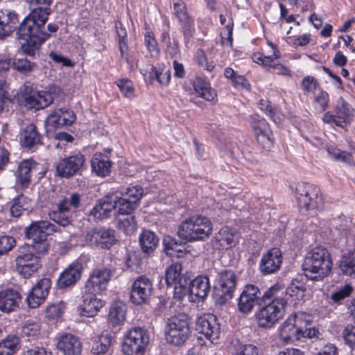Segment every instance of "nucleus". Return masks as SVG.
Masks as SVG:
<instances>
[{
	"mask_svg": "<svg viewBox=\"0 0 355 355\" xmlns=\"http://www.w3.org/2000/svg\"><path fill=\"white\" fill-rule=\"evenodd\" d=\"M53 0H28L31 12L19 23L18 15L9 10H0V40H4L16 30L23 53L34 56L49 34L44 31L49 16L51 13L50 6Z\"/></svg>",
	"mask_w": 355,
	"mask_h": 355,
	"instance_id": "f257e3e1",
	"label": "nucleus"
},
{
	"mask_svg": "<svg viewBox=\"0 0 355 355\" xmlns=\"http://www.w3.org/2000/svg\"><path fill=\"white\" fill-rule=\"evenodd\" d=\"M284 291L278 287H270L263 293L266 304L256 313L255 317L259 327L270 329L281 320L285 314L286 301L283 298Z\"/></svg>",
	"mask_w": 355,
	"mask_h": 355,
	"instance_id": "f03ea898",
	"label": "nucleus"
},
{
	"mask_svg": "<svg viewBox=\"0 0 355 355\" xmlns=\"http://www.w3.org/2000/svg\"><path fill=\"white\" fill-rule=\"evenodd\" d=\"M332 266V259L327 249L318 246L306 253L302 268L307 279L318 282L329 275Z\"/></svg>",
	"mask_w": 355,
	"mask_h": 355,
	"instance_id": "7ed1b4c3",
	"label": "nucleus"
},
{
	"mask_svg": "<svg viewBox=\"0 0 355 355\" xmlns=\"http://www.w3.org/2000/svg\"><path fill=\"white\" fill-rule=\"evenodd\" d=\"M212 232L210 220L202 215L193 216L184 220L178 230V237L184 243L204 241Z\"/></svg>",
	"mask_w": 355,
	"mask_h": 355,
	"instance_id": "20e7f679",
	"label": "nucleus"
},
{
	"mask_svg": "<svg viewBox=\"0 0 355 355\" xmlns=\"http://www.w3.org/2000/svg\"><path fill=\"white\" fill-rule=\"evenodd\" d=\"M189 319L185 314H179L168 318L164 328L166 342L176 347L186 344L191 336Z\"/></svg>",
	"mask_w": 355,
	"mask_h": 355,
	"instance_id": "39448f33",
	"label": "nucleus"
},
{
	"mask_svg": "<svg viewBox=\"0 0 355 355\" xmlns=\"http://www.w3.org/2000/svg\"><path fill=\"white\" fill-rule=\"evenodd\" d=\"M238 277L236 273L230 269L218 272L214 289V297L216 303L223 305L233 297Z\"/></svg>",
	"mask_w": 355,
	"mask_h": 355,
	"instance_id": "423d86ee",
	"label": "nucleus"
},
{
	"mask_svg": "<svg viewBox=\"0 0 355 355\" xmlns=\"http://www.w3.org/2000/svg\"><path fill=\"white\" fill-rule=\"evenodd\" d=\"M295 197L301 212L306 214L311 209H319L322 207V198L318 187L308 184H298L296 187Z\"/></svg>",
	"mask_w": 355,
	"mask_h": 355,
	"instance_id": "0eeeda50",
	"label": "nucleus"
},
{
	"mask_svg": "<svg viewBox=\"0 0 355 355\" xmlns=\"http://www.w3.org/2000/svg\"><path fill=\"white\" fill-rule=\"evenodd\" d=\"M148 344L147 330L141 327H132L124 336L122 352L125 355H144Z\"/></svg>",
	"mask_w": 355,
	"mask_h": 355,
	"instance_id": "6e6552de",
	"label": "nucleus"
},
{
	"mask_svg": "<svg viewBox=\"0 0 355 355\" xmlns=\"http://www.w3.org/2000/svg\"><path fill=\"white\" fill-rule=\"evenodd\" d=\"M354 109L342 96L336 101L334 113L326 112L322 120L326 123H334L336 126L345 128L351 124L354 117Z\"/></svg>",
	"mask_w": 355,
	"mask_h": 355,
	"instance_id": "1a4fd4ad",
	"label": "nucleus"
},
{
	"mask_svg": "<svg viewBox=\"0 0 355 355\" xmlns=\"http://www.w3.org/2000/svg\"><path fill=\"white\" fill-rule=\"evenodd\" d=\"M304 313H297L289 316L279 328V337L284 343L294 342L302 338V329L304 327Z\"/></svg>",
	"mask_w": 355,
	"mask_h": 355,
	"instance_id": "9d476101",
	"label": "nucleus"
},
{
	"mask_svg": "<svg viewBox=\"0 0 355 355\" xmlns=\"http://www.w3.org/2000/svg\"><path fill=\"white\" fill-rule=\"evenodd\" d=\"M86 158L81 153L72 154L61 159L56 164L58 176L69 179L80 174L85 168Z\"/></svg>",
	"mask_w": 355,
	"mask_h": 355,
	"instance_id": "9b49d317",
	"label": "nucleus"
},
{
	"mask_svg": "<svg viewBox=\"0 0 355 355\" xmlns=\"http://www.w3.org/2000/svg\"><path fill=\"white\" fill-rule=\"evenodd\" d=\"M173 5V14L181 26L184 42L188 43L196 32L194 19L182 0H175Z\"/></svg>",
	"mask_w": 355,
	"mask_h": 355,
	"instance_id": "f8f14e48",
	"label": "nucleus"
},
{
	"mask_svg": "<svg viewBox=\"0 0 355 355\" xmlns=\"http://www.w3.org/2000/svg\"><path fill=\"white\" fill-rule=\"evenodd\" d=\"M85 241L92 246L101 249H110L116 242V232L111 228L94 227L88 231Z\"/></svg>",
	"mask_w": 355,
	"mask_h": 355,
	"instance_id": "ddd939ff",
	"label": "nucleus"
},
{
	"mask_svg": "<svg viewBox=\"0 0 355 355\" xmlns=\"http://www.w3.org/2000/svg\"><path fill=\"white\" fill-rule=\"evenodd\" d=\"M153 291L151 279L146 275L135 279L131 286L130 300L135 305H143L149 302Z\"/></svg>",
	"mask_w": 355,
	"mask_h": 355,
	"instance_id": "4468645a",
	"label": "nucleus"
},
{
	"mask_svg": "<svg viewBox=\"0 0 355 355\" xmlns=\"http://www.w3.org/2000/svg\"><path fill=\"white\" fill-rule=\"evenodd\" d=\"M16 270L25 279L30 278L42 267L38 255L32 252L20 251L15 259Z\"/></svg>",
	"mask_w": 355,
	"mask_h": 355,
	"instance_id": "2eb2a0df",
	"label": "nucleus"
},
{
	"mask_svg": "<svg viewBox=\"0 0 355 355\" xmlns=\"http://www.w3.org/2000/svg\"><path fill=\"white\" fill-rule=\"evenodd\" d=\"M112 273V270L106 267L94 269L85 282V293L100 294L105 291Z\"/></svg>",
	"mask_w": 355,
	"mask_h": 355,
	"instance_id": "dca6fc26",
	"label": "nucleus"
},
{
	"mask_svg": "<svg viewBox=\"0 0 355 355\" xmlns=\"http://www.w3.org/2000/svg\"><path fill=\"white\" fill-rule=\"evenodd\" d=\"M263 302H265V297L260 289L253 284H248L240 295L238 309L246 314L251 312L255 305H260Z\"/></svg>",
	"mask_w": 355,
	"mask_h": 355,
	"instance_id": "f3484780",
	"label": "nucleus"
},
{
	"mask_svg": "<svg viewBox=\"0 0 355 355\" xmlns=\"http://www.w3.org/2000/svg\"><path fill=\"white\" fill-rule=\"evenodd\" d=\"M196 330L211 343L218 339L220 333V324L216 317L211 313L199 316L196 322Z\"/></svg>",
	"mask_w": 355,
	"mask_h": 355,
	"instance_id": "a211bd4d",
	"label": "nucleus"
},
{
	"mask_svg": "<svg viewBox=\"0 0 355 355\" xmlns=\"http://www.w3.org/2000/svg\"><path fill=\"white\" fill-rule=\"evenodd\" d=\"M252 126L257 142L264 149H270L274 142L272 132L266 121L258 115L252 116Z\"/></svg>",
	"mask_w": 355,
	"mask_h": 355,
	"instance_id": "6ab92c4d",
	"label": "nucleus"
},
{
	"mask_svg": "<svg viewBox=\"0 0 355 355\" xmlns=\"http://www.w3.org/2000/svg\"><path fill=\"white\" fill-rule=\"evenodd\" d=\"M51 287L50 278L44 277L39 280L26 298L28 306L34 309L42 304L48 296Z\"/></svg>",
	"mask_w": 355,
	"mask_h": 355,
	"instance_id": "aec40b11",
	"label": "nucleus"
},
{
	"mask_svg": "<svg viewBox=\"0 0 355 355\" xmlns=\"http://www.w3.org/2000/svg\"><path fill=\"white\" fill-rule=\"evenodd\" d=\"M56 231L55 225L49 221L38 220L32 222L26 227L24 233L26 237L29 240L42 241Z\"/></svg>",
	"mask_w": 355,
	"mask_h": 355,
	"instance_id": "412c9836",
	"label": "nucleus"
},
{
	"mask_svg": "<svg viewBox=\"0 0 355 355\" xmlns=\"http://www.w3.org/2000/svg\"><path fill=\"white\" fill-rule=\"evenodd\" d=\"M117 207L116 197L105 196L100 199L89 214L90 220H103L111 216V213Z\"/></svg>",
	"mask_w": 355,
	"mask_h": 355,
	"instance_id": "4be33fe9",
	"label": "nucleus"
},
{
	"mask_svg": "<svg viewBox=\"0 0 355 355\" xmlns=\"http://www.w3.org/2000/svg\"><path fill=\"white\" fill-rule=\"evenodd\" d=\"M189 297L193 302L203 301L211 291L209 279L207 276H198L193 280L188 279Z\"/></svg>",
	"mask_w": 355,
	"mask_h": 355,
	"instance_id": "5701e85b",
	"label": "nucleus"
},
{
	"mask_svg": "<svg viewBox=\"0 0 355 355\" xmlns=\"http://www.w3.org/2000/svg\"><path fill=\"white\" fill-rule=\"evenodd\" d=\"M282 263V255L279 248H273L262 256L259 268L263 275L277 272Z\"/></svg>",
	"mask_w": 355,
	"mask_h": 355,
	"instance_id": "b1692460",
	"label": "nucleus"
},
{
	"mask_svg": "<svg viewBox=\"0 0 355 355\" xmlns=\"http://www.w3.org/2000/svg\"><path fill=\"white\" fill-rule=\"evenodd\" d=\"M19 142L21 146L33 150L42 144V135L35 124L28 123L20 131Z\"/></svg>",
	"mask_w": 355,
	"mask_h": 355,
	"instance_id": "393cba45",
	"label": "nucleus"
},
{
	"mask_svg": "<svg viewBox=\"0 0 355 355\" xmlns=\"http://www.w3.org/2000/svg\"><path fill=\"white\" fill-rule=\"evenodd\" d=\"M83 266L80 262H73L62 272L57 280L59 288H66L74 285L81 277Z\"/></svg>",
	"mask_w": 355,
	"mask_h": 355,
	"instance_id": "a878e982",
	"label": "nucleus"
},
{
	"mask_svg": "<svg viewBox=\"0 0 355 355\" xmlns=\"http://www.w3.org/2000/svg\"><path fill=\"white\" fill-rule=\"evenodd\" d=\"M57 347L64 355H80L82 345L75 335L66 333L58 338Z\"/></svg>",
	"mask_w": 355,
	"mask_h": 355,
	"instance_id": "bb28decb",
	"label": "nucleus"
},
{
	"mask_svg": "<svg viewBox=\"0 0 355 355\" xmlns=\"http://www.w3.org/2000/svg\"><path fill=\"white\" fill-rule=\"evenodd\" d=\"M21 293L13 288H7L0 292V311L10 313L16 311L21 302Z\"/></svg>",
	"mask_w": 355,
	"mask_h": 355,
	"instance_id": "cd10ccee",
	"label": "nucleus"
},
{
	"mask_svg": "<svg viewBox=\"0 0 355 355\" xmlns=\"http://www.w3.org/2000/svg\"><path fill=\"white\" fill-rule=\"evenodd\" d=\"M76 120L74 112L66 107L55 110L47 118V123L53 128H58L71 125Z\"/></svg>",
	"mask_w": 355,
	"mask_h": 355,
	"instance_id": "c85d7f7f",
	"label": "nucleus"
},
{
	"mask_svg": "<svg viewBox=\"0 0 355 355\" xmlns=\"http://www.w3.org/2000/svg\"><path fill=\"white\" fill-rule=\"evenodd\" d=\"M97 293H85L83 295V303L80 305V313L86 317L96 315L99 310L104 306L105 302L96 297Z\"/></svg>",
	"mask_w": 355,
	"mask_h": 355,
	"instance_id": "c756f323",
	"label": "nucleus"
},
{
	"mask_svg": "<svg viewBox=\"0 0 355 355\" xmlns=\"http://www.w3.org/2000/svg\"><path fill=\"white\" fill-rule=\"evenodd\" d=\"M35 162L32 159H24L21 162L16 173L17 183L22 189L28 188L31 182V171Z\"/></svg>",
	"mask_w": 355,
	"mask_h": 355,
	"instance_id": "7c9ffc66",
	"label": "nucleus"
},
{
	"mask_svg": "<svg viewBox=\"0 0 355 355\" xmlns=\"http://www.w3.org/2000/svg\"><path fill=\"white\" fill-rule=\"evenodd\" d=\"M26 105L36 110L44 109L52 103L53 98L49 92L40 91L33 95L25 97Z\"/></svg>",
	"mask_w": 355,
	"mask_h": 355,
	"instance_id": "2f4dec72",
	"label": "nucleus"
},
{
	"mask_svg": "<svg viewBox=\"0 0 355 355\" xmlns=\"http://www.w3.org/2000/svg\"><path fill=\"white\" fill-rule=\"evenodd\" d=\"M125 316L126 305L121 301L114 302L110 307L108 324L112 327L120 326L124 322Z\"/></svg>",
	"mask_w": 355,
	"mask_h": 355,
	"instance_id": "473e14b6",
	"label": "nucleus"
},
{
	"mask_svg": "<svg viewBox=\"0 0 355 355\" xmlns=\"http://www.w3.org/2000/svg\"><path fill=\"white\" fill-rule=\"evenodd\" d=\"M159 244V238L150 230H144L139 236V245L144 254L154 252Z\"/></svg>",
	"mask_w": 355,
	"mask_h": 355,
	"instance_id": "72a5a7b5",
	"label": "nucleus"
},
{
	"mask_svg": "<svg viewBox=\"0 0 355 355\" xmlns=\"http://www.w3.org/2000/svg\"><path fill=\"white\" fill-rule=\"evenodd\" d=\"M49 215L51 220L60 226L66 227L73 221L74 213L58 203L56 208L50 211Z\"/></svg>",
	"mask_w": 355,
	"mask_h": 355,
	"instance_id": "f704fd0d",
	"label": "nucleus"
},
{
	"mask_svg": "<svg viewBox=\"0 0 355 355\" xmlns=\"http://www.w3.org/2000/svg\"><path fill=\"white\" fill-rule=\"evenodd\" d=\"M213 241L215 242L216 248L228 249L232 248L234 243V234L230 232L227 228H222L214 236Z\"/></svg>",
	"mask_w": 355,
	"mask_h": 355,
	"instance_id": "c9c22d12",
	"label": "nucleus"
},
{
	"mask_svg": "<svg viewBox=\"0 0 355 355\" xmlns=\"http://www.w3.org/2000/svg\"><path fill=\"white\" fill-rule=\"evenodd\" d=\"M92 170L98 176L105 177L109 175L111 168V162L102 155H95L91 161Z\"/></svg>",
	"mask_w": 355,
	"mask_h": 355,
	"instance_id": "e433bc0d",
	"label": "nucleus"
},
{
	"mask_svg": "<svg viewBox=\"0 0 355 355\" xmlns=\"http://www.w3.org/2000/svg\"><path fill=\"white\" fill-rule=\"evenodd\" d=\"M272 287H278L279 289H282L284 291V297L283 298L286 301V304H287V301L288 300V296L291 297H294L295 300H301L304 295V292L306 291V288L304 285L300 282L294 283L293 282L289 287L285 288L284 286L276 284L272 286Z\"/></svg>",
	"mask_w": 355,
	"mask_h": 355,
	"instance_id": "4c0bfd02",
	"label": "nucleus"
},
{
	"mask_svg": "<svg viewBox=\"0 0 355 355\" xmlns=\"http://www.w3.org/2000/svg\"><path fill=\"white\" fill-rule=\"evenodd\" d=\"M193 87L198 96L208 101H212L216 94L209 84L201 78H197L193 83Z\"/></svg>",
	"mask_w": 355,
	"mask_h": 355,
	"instance_id": "58836bf2",
	"label": "nucleus"
},
{
	"mask_svg": "<svg viewBox=\"0 0 355 355\" xmlns=\"http://www.w3.org/2000/svg\"><path fill=\"white\" fill-rule=\"evenodd\" d=\"M116 227L126 235H131L137 230V221L135 216H119L116 218Z\"/></svg>",
	"mask_w": 355,
	"mask_h": 355,
	"instance_id": "ea45409f",
	"label": "nucleus"
},
{
	"mask_svg": "<svg viewBox=\"0 0 355 355\" xmlns=\"http://www.w3.org/2000/svg\"><path fill=\"white\" fill-rule=\"evenodd\" d=\"M182 269V264L179 263L171 264L167 268L165 272V282L168 287H172L173 285L178 284L182 278H186L181 276Z\"/></svg>",
	"mask_w": 355,
	"mask_h": 355,
	"instance_id": "a19ab883",
	"label": "nucleus"
},
{
	"mask_svg": "<svg viewBox=\"0 0 355 355\" xmlns=\"http://www.w3.org/2000/svg\"><path fill=\"white\" fill-rule=\"evenodd\" d=\"M149 78L151 80L155 79L162 86H166L168 85L171 80V71L169 69L164 68H157L153 65H150L148 71Z\"/></svg>",
	"mask_w": 355,
	"mask_h": 355,
	"instance_id": "79ce46f5",
	"label": "nucleus"
},
{
	"mask_svg": "<svg viewBox=\"0 0 355 355\" xmlns=\"http://www.w3.org/2000/svg\"><path fill=\"white\" fill-rule=\"evenodd\" d=\"M328 154L336 161L352 165L354 164L353 156L351 153L341 150L334 146H329L327 148Z\"/></svg>",
	"mask_w": 355,
	"mask_h": 355,
	"instance_id": "37998d69",
	"label": "nucleus"
},
{
	"mask_svg": "<svg viewBox=\"0 0 355 355\" xmlns=\"http://www.w3.org/2000/svg\"><path fill=\"white\" fill-rule=\"evenodd\" d=\"M340 268L343 274L355 277V250L343 257Z\"/></svg>",
	"mask_w": 355,
	"mask_h": 355,
	"instance_id": "c03bdc74",
	"label": "nucleus"
},
{
	"mask_svg": "<svg viewBox=\"0 0 355 355\" xmlns=\"http://www.w3.org/2000/svg\"><path fill=\"white\" fill-rule=\"evenodd\" d=\"M19 343L17 336H8L0 343V355H12L17 349Z\"/></svg>",
	"mask_w": 355,
	"mask_h": 355,
	"instance_id": "a18cd8bd",
	"label": "nucleus"
},
{
	"mask_svg": "<svg viewBox=\"0 0 355 355\" xmlns=\"http://www.w3.org/2000/svg\"><path fill=\"white\" fill-rule=\"evenodd\" d=\"M116 202L119 206L118 213L119 216H130L134 211L139 207L137 202H133L126 198H117Z\"/></svg>",
	"mask_w": 355,
	"mask_h": 355,
	"instance_id": "49530a36",
	"label": "nucleus"
},
{
	"mask_svg": "<svg viewBox=\"0 0 355 355\" xmlns=\"http://www.w3.org/2000/svg\"><path fill=\"white\" fill-rule=\"evenodd\" d=\"M58 203L75 214L81 205V197L78 193H73L69 197H64Z\"/></svg>",
	"mask_w": 355,
	"mask_h": 355,
	"instance_id": "de8ad7c7",
	"label": "nucleus"
},
{
	"mask_svg": "<svg viewBox=\"0 0 355 355\" xmlns=\"http://www.w3.org/2000/svg\"><path fill=\"white\" fill-rule=\"evenodd\" d=\"M49 248V243L47 239L42 241H31V243L28 245L26 252H32L35 255H38L40 260L44 256Z\"/></svg>",
	"mask_w": 355,
	"mask_h": 355,
	"instance_id": "09e8293b",
	"label": "nucleus"
},
{
	"mask_svg": "<svg viewBox=\"0 0 355 355\" xmlns=\"http://www.w3.org/2000/svg\"><path fill=\"white\" fill-rule=\"evenodd\" d=\"M10 67L9 59L0 60V96H5L8 94L6 91V78Z\"/></svg>",
	"mask_w": 355,
	"mask_h": 355,
	"instance_id": "8fccbe9b",
	"label": "nucleus"
},
{
	"mask_svg": "<svg viewBox=\"0 0 355 355\" xmlns=\"http://www.w3.org/2000/svg\"><path fill=\"white\" fill-rule=\"evenodd\" d=\"M111 336H101L98 340L96 341L92 348V352L94 355L105 354L111 344Z\"/></svg>",
	"mask_w": 355,
	"mask_h": 355,
	"instance_id": "3c124183",
	"label": "nucleus"
},
{
	"mask_svg": "<svg viewBox=\"0 0 355 355\" xmlns=\"http://www.w3.org/2000/svg\"><path fill=\"white\" fill-rule=\"evenodd\" d=\"M12 64L15 69L23 74L31 72L35 67V62L25 58H15Z\"/></svg>",
	"mask_w": 355,
	"mask_h": 355,
	"instance_id": "603ef678",
	"label": "nucleus"
},
{
	"mask_svg": "<svg viewBox=\"0 0 355 355\" xmlns=\"http://www.w3.org/2000/svg\"><path fill=\"white\" fill-rule=\"evenodd\" d=\"M173 296L177 300H182L186 294L189 295V286L187 278H182L178 284L173 285Z\"/></svg>",
	"mask_w": 355,
	"mask_h": 355,
	"instance_id": "864d4df0",
	"label": "nucleus"
},
{
	"mask_svg": "<svg viewBox=\"0 0 355 355\" xmlns=\"http://www.w3.org/2000/svg\"><path fill=\"white\" fill-rule=\"evenodd\" d=\"M232 355H259V349L252 344H240L234 347Z\"/></svg>",
	"mask_w": 355,
	"mask_h": 355,
	"instance_id": "5fc2aeb1",
	"label": "nucleus"
},
{
	"mask_svg": "<svg viewBox=\"0 0 355 355\" xmlns=\"http://www.w3.org/2000/svg\"><path fill=\"white\" fill-rule=\"evenodd\" d=\"M40 329V325L38 322L28 320L21 327V336L25 337H34L37 336Z\"/></svg>",
	"mask_w": 355,
	"mask_h": 355,
	"instance_id": "6e6d98bb",
	"label": "nucleus"
},
{
	"mask_svg": "<svg viewBox=\"0 0 355 355\" xmlns=\"http://www.w3.org/2000/svg\"><path fill=\"white\" fill-rule=\"evenodd\" d=\"M16 245L14 237L8 235L0 236V257L7 254Z\"/></svg>",
	"mask_w": 355,
	"mask_h": 355,
	"instance_id": "4d7b16f0",
	"label": "nucleus"
},
{
	"mask_svg": "<svg viewBox=\"0 0 355 355\" xmlns=\"http://www.w3.org/2000/svg\"><path fill=\"white\" fill-rule=\"evenodd\" d=\"M24 200L25 198L23 195H19L14 199L13 203L10 209L12 216L18 218L23 214L24 211L26 210V208L24 207Z\"/></svg>",
	"mask_w": 355,
	"mask_h": 355,
	"instance_id": "13d9d810",
	"label": "nucleus"
},
{
	"mask_svg": "<svg viewBox=\"0 0 355 355\" xmlns=\"http://www.w3.org/2000/svg\"><path fill=\"white\" fill-rule=\"evenodd\" d=\"M318 86L319 83L313 76H306L301 81V87L304 94L314 93Z\"/></svg>",
	"mask_w": 355,
	"mask_h": 355,
	"instance_id": "bf43d9fd",
	"label": "nucleus"
},
{
	"mask_svg": "<svg viewBox=\"0 0 355 355\" xmlns=\"http://www.w3.org/2000/svg\"><path fill=\"white\" fill-rule=\"evenodd\" d=\"M353 291V287L349 284H346L337 291L331 293V300L336 304L340 303L346 297H349Z\"/></svg>",
	"mask_w": 355,
	"mask_h": 355,
	"instance_id": "052dcab7",
	"label": "nucleus"
},
{
	"mask_svg": "<svg viewBox=\"0 0 355 355\" xmlns=\"http://www.w3.org/2000/svg\"><path fill=\"white\" fill-rule=\"evenodd\" d=\"M144 43L152 56L157 55L159 53L157 42L152 33L147 32L146 33L144 37Z\"/></svg>",
	"mask_w": 355,
	"mask_h": 355,
	"instance_id": "680f3d73",
	"label": "nucleus"
},
{
	"mask_svg": "<svg viewBox=\"0 0 355 355\" xmlns=\"http://www.w3.org/2000/svg\"><path fill=\"white\" fill-rule=\"evenodd\" d=\"M65 306L64 303L53 304L46 308V316L50 319H57L62 316Z\"/></svg>",
	"mask_w": 355,
	"mask_h": 355,
	"instance_id": "e2e57ef3",
	"label": "nucleus"
},
{
	"mask_svg": "<svg viewBox=\"0 0 355 355\" xmlns=\"http://www.w3.org/2000/svg\"><path fill=\"white\" fill-rule=\"evenodd\" d=\"M143 189L139 186L129 187L127 189L125 195L123 198H126L139 205L141 198L143 196Z\"/></svg>",
	"mask_w": 355,
	"mask_h": 355,
	"instance_id": "0e129e2a",
	"label": "nucleus"
},
{
	"mask_svg": "<svg viewBox=\"0 0 355 355\" xmlns=\"http://www.w3.org/2000/svg\"><path fill=\"white\" fill-rule=\"evenodd\" d=\"M121 93L127 98H132L134 96V87L132 83L128 79H121L117 83Z\"/></svg>",
	"mask_w": 355,
	"mask_h": 355,
	"instance_id": "69168bd1",
	"label": "nucleus"
},
{
	"mask_svg": "<svg viewBox=\"0 0 355 355\" xmlns=\"http://www.w3.org/2000/svg\"><path fill=\"white\" fill-rule=\"evenodd\" d=\"M315 102L322 112L325 111L329 107V94L323 89L320 90L315 97Z\"/></svg>",
	"mask_w": 355,
	"mask_h": 355,
	"instance_id": "338daca9",
	"label": "nucleus"
},
{
	"mask_svg": "<svg viewBox=\"0 0 355 355\" xmlns=\"http://www.w3.org/2000/svg\"><path fill=\"white\" fill-rule=\"evenodd\" d=\"M343 336L345 343L355 349V326L347 325L343 331Z\"/></svg>",
	"mask_w": 355,
	"mask_h": 355,
	"instance_id": "774afa93",
	"label": "nucleus"
}]
</instances>
